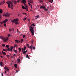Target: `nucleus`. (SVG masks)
Wrapping results in <instances>:
<instances>
[{
    "instance_id": "nucleus-34",
    "label": "nucleus",
    "mask_w": 76,
    "mask_h": 76,
    "mask_svg": "<svg viewBox=\"0 0 76 76\" xmlns=\"http://www.w3.org/2000/svg\"><path fill=\"white\" fill-rule=\"evenodd\" d=\"M6 47H7V48H9V45H6Z\"/></svg>"
},
{
    "instance_id": "nucleus-63",
    "label": "nucleus",
    "mask_w": 76,
    "mask_h": 76,
    "mask_svg": "<svg viewBox=\"0 0 76 76\" xmlns=\"http://www.w3.org/2000/svg\"><path fill=\"white\" fill-rule=\"evenodd\" d=\"M0 57H1V58H2V56H1Z\"/></svg>"
},
{
    "instance_id": "nucleus-62",
    "label": "nucleus",
    "mask_w": 76,
    "mask_h": 76,
    "mask_svg": "<svg viewBox=\"0 0 76 76\" xmlns=\"http://www.w3.org/2000/svg\"><path fill=\"white\" fill-rule=\"evenodd\" d=\"M2 2L3 3H4V1H2Z\"/></svg>"
},
{
    "instance_id": "nucleus-25",
    "label": "nucleus",
    "mask_w": 76,
    "mask_h": 76,
    "mask_svg": "<svg viewBox=\"0 0 76 76\" xmlns=\"http://www.w3.org/2000/svg\"><path fill=\"white\" fill-rule=\"evenodd\" d=\"M14 67H15V68H17V64H14Z\"/></svg>"
},
{
    "instance_id": "nucleus-17",
    "label": "nucleus",
    "mask_w": 76,
    "mask_h": 76,
    "mask_svg": "<svg viewBox=\"0 0 76 76\" xmlns=\"http://www.w3.org/2000/svg\"><path fill=\"white\" fill-rule=\"evenodd\" d=\"M3 63H2L1 62H0V65L1 66H3Z\"/></svg>"
},
{
    "instance_id": "nucleus-5",
    "label": "nucleus",
    "mask_w": 76,
    "mask_h": 76,
    "mask_svg": "<svg viewBox=\"0 0 76 76\" xmlns=\"http://www.w3.org/2000/svg\"><path fill=\"white\" fill-rule=\"evenodd\" d=\"M3 15L4 16H6V17H9L10 16V14L8 12H7L6 14H4Z\"/></svg>"
},
{
    "instance_id": "nucleus-6",
    "label": "nucleus",
    "mask_w": 76,
    "mask_h": 76,
    "mask_svg": "<svg viewBox=\"0 0 76 76\" xmlns=\"http://www.w3.org/2000/svg\"><path fill=\"white\" fill-rule=\"evenodd\" d=\"M27 46L28 48H30L31 50H32V47H33V45H31V46H29V45L28 44L27 45Z\"/></svg>"
},
{
    "instance_id": "nucleus-39",
    "label": "nucleus",
    "mask_w": 76,
    "mask_h": 76,
    "mask_svg": "<svg viewBox=\"0 0 76 76\" xmlns=\"http://www.w3.org/2000/svg\"><path fill=\"white\" fill-rule=\"evenodd\" d=\"M25 9H26V10L27 11H28V8H25Z\"/></svg>"
},
{
    "instance_id": "nucleus-13",
    "label": "nucleus",
    "mask_w": 76,
    "mask_h": 76,
    "mask_svg": "<svg viewBox=\"0 0 76 76\" xmlns=\"http://www.w3.org/2000/svg\"><path fill=\"white\" fill-rule=\"evenodd\" d=\"M8 20L7 19H5V20L3 21V22L4 23H6V22H7Z\"/></svg>"
},
{
    "instance_id": "nucleus-36",
    "label": "nucleus",
    "mask_w": 76,
    "mask_h": 76,
    "mask_svg": "<svg viewBox=\"0 0 76 76\" xmlns=\"http://www.w3.org/2000/svg\"><path fill=\"white\" fill-rule=\"evenodd\" d=\"M14 52H15V53H17V50H14Z\"/></svg>"
},
{
    "instance_id": "nucleus-11",
    "label": "nucleus",
    "mask_w": 76,
    "mask_h": 76,
    "mask_svg": "<svg viewBox=\"0 0 76 76\" xmlns=\"http://www.w3.org/2000/svg\"><path fill=\"white\" fill-rule=\"evenodd\" d=\"M5 3V1H4V3L1 2L0 3V5H1V4H4Z\"/></svg>"
},
{
    "instance_id": "nucleus-16",
    "label": "nucleus",
    "mask_w": 76,
    "mask_h": 76,
    "mask_svg": "<svg viewBox=\"0 0 76 76\" xmlns=\"http://www.w3.org/2000/svg\"><path fill=\"white\" fill-rule=\"evenodd\" d=\"M3 51H7V49H3Z\"/></svg>"
},
{
    "instance_id": "nucleus-46",
    "label": "nucleus",
    "mask_w": 76,
    "mask_h": 76,
    "mask_svg": "<svg viewBox=\"0 0 76 76\" xmlns=\"http://www.w3.org/2000/svg\"><path fill=\"white\" fill-rule=\"evenodd\" d=\"M31 42L32 44H33V42H34V41L32 40Z\"/></svg>"
},
{
    "instance_id": "nucleus-43",
    "label": "nucleus",
    "mask_w": 76,
    "mask_h": 76,
    "mask_svg": "<svg viewBox=\"0 0 76 76\" xmlns=\"http://www.w3.org/2000/svg\"><path fill=\"white\" fill-rule=\"evenodd\" d=\"M25 37H26V36L25 35H23V38H25Z\"/></svg>"
},
{
    "instance_id": "nucleus-42",
    "label": "nucleus",
    "mask_w": 76,
    "mask_h": 76,
    "mask_svg": "<svg viewBox=\"0 0 76 76\" xmlns=\"http://www.w3.org/2000/svg\"><path fill=\"white\" fill-rule=\"evenodd\" d=\"M4 26H6V23H4Z\"/></svg>"
},
{
    "instance_id": "nucleus-54",
    "label": "nucleus",
    "mask_w": 76,
    "mask_h": 76,
    "mask_svg": "<svg viewBox=\"0 0 76 76\" xmlns=\"http://www.w3.org/2000/svg\"><path fill=\"white\" fill-rule=\"evenodd\" d=\"M23 48H22V51H23Z\"/></svg>"
},
{
    "instance_id": "nucleus-18",
    "label": "nucleus",
    "mask_w": 76,
    "mask_h": 76,
    "mask_svg": "<svg viewBox=\"0 0 76 76\" xmlns=\"http://www.w3.org/2000/svg\"><path fill=\"white\" fill-rule=\"evenodd\" d=\"M20 59H18V63H20Z\"/></svg>"
},
{
    "instance_id": "nucleus-3",
    "label": "nucleus",
    "mask_w": 76,
    "mask_h": 76,
    "mask_svg": "<svg viewBox=\"0 0 76 76\" xmlns=\"http://www.w3.org/2000/svg\"><path fill=\"white\" fill-rule=\"evenodd\" d=\"M18 20H19L18 19H15L12 20L11 22L12 23H14L15 22V23L16 25H17L18 24H19V23L18 22Z\"/></svg>"
},
{
    "instance_id": "nucleus-2",
    "label": "nucleus",
    "mask_w": 76,
    "mask_h": 76,
    "mask_svg": "<svg viewBox=\"0 0 76 76\" xmlns=\"http://www.w3.org/2000/svg\"><path fill=\"white\" fill-rule=\"evenodd\" d=\"M0 38L1 39H3L5 42H6V41H7V40H9V38L7 37L6 38L5 37L1 36H0Z\"/></svg>"
},
{
    "instance_id": "nucleus-58",
    "label": "nucleus",
    "mask_w": 76,
    "mask_h": 76,
    "mask_svg": "<svg viewBox=\"0 0 76 76\" xmlns=\"http://www.w3.org/2000/svg\"><path fill=\"white\" fill-rule=\"evenodd\" d=\"M48 1H49V2H50V1L51 0H48Z\"/></svg>"
},
{
    "instance_id": "nucleus-14",
    "label": "nucleus",
    "mask_w": 76,
    "mask_h": 76,
    "mask_svg": "<svg viewBox=\"0 0 76 76\" xmlns=\"http://www.w3.org/2000/svg\"><path fill=\"white\" fill-rule=\"evenodd\" d=\"M2 53L3 54V55H6V53L3 52V51H2Z\"/></svg>"
},
{
    "instance_id": "nucleus-35",
    "label": "nucleus",
    "mask_w": 76,
    "mask_h": 76,
    "mask_svg": "<svg viewBox=\"0 0 76 76\" xmlns=\"http://www.w3.org/2000/svg\"><path fill=\"white\" fill-rule=\"evenodd\" d=\"M6 56L7 57H10V56L9 55H6Z\"/></svg>"
},
{
    "instance_id": "nucleus-12",
    "label": "nucleus",
    "mask_w": 76,
    "mask_h": 76,
    "mask_svg": "<svg viewBox=\"0 0 76 76\" xmlns=\"http://www.w3.org/2000/svg\"><path fill=\"white\" fill-rule=\"evenodd\" d=\"M13 46H11L10 47V51H12H12H13Z\"/></svg>"
},
{
    "instance_id": "nucleus-48",
    "label": "nucleus",
    "mask_w": 76,
    "mask_h": 76,
    "mask_svg": "<svg viewBox=\"0 0 76 76\" xmlns=\"http://www.w3.org/2000/svg\"><path fill=\"white\" fill-rule=\"evenodd\" d=\"M13 56L14 57H15V56H16V55H15V54H14L13 55Z\"/></svg>"
},
{
    "instance_id": "nucleus-41",
    "label": "nucleus",
    "mask_w": 76,
    "mask_h": 76,
    "mask_svg": "<svg viewBox=\"0 0 76 76\" xmlns=\"http://www.w3.org/2000/svg\"><path fill=\"white\" fill-rule=\"evenodd\" d=\"M26 19V18H24L23 19V20H25Z\"/></svg>"
},
{
    "instance_id": "nucleus-50",
    "label": "nucleus",
    "mask_w": 76,
    "mask_h": 76,
    "mask_svg": "<svg viewBox=\"0 0 76 76\" xmlns=\"http://www.w3.org/2000/svg\"><path fill=\"white\" fill-rule=\"evenodd\" d=\"M20 1L19 0H18L17 1V2L18 3H19V2Z\"/></svg>"
},
{
    "instance_id": "nucleus-31",
    "label": "nucleus",
    "mask_w": 76,
    "mask_h": 76,
    "mask_svg": "<svg viewBox=\"0 0 76 76\" xmlns=\"http://www.w3.org/2000/svg\"><path fill=\"white\" fill-rule=\"evenodd\" d=\"M17 45H14V47L15 48V47H17Z\"/></svg>"
},
{
    "instance_id": "nucleus-52",
    "label": "nucleus",
    "mask_w": 76,
    "mask_h": 76,
    "mask_svg": "<svg viewBox=\"0 0 76 76\" xmlns=\"http://www.w3.org/2000/svg\"><path fill=\"white\" fill-rule=\"evenodd\" d=\"M31 9H32V5H31Z\"/></svg>"
},
{
    "instance_id": "nucleus-7",
    "label": "nucleus",
    "mask_w": 76,
    "mask_h": 76,
    "mask_svg": "<svg viewBox=\"0 0 76 76\" xmlns=\"http://www.w3.org/2000/svg\"><path fill=\"white\" fill-rule=\"evenodd\" d=\"M4 69L5 70L7 71V72H9V68H7L6 66H5L4 67Z\"/></svg>"
},
{
    "instance_id": "nucleus-32",
    "label": "nucleus",
    "mask_w": 76,
    "mask_h": 76,
    "mask_svg": "<svg viewBox=\"0 0 76 76\" xmlns=\"http://www.w3.org/2000/svg\"><path fill=\"white\" fill-rule=\"evenodd\" d=\"M25 7H26V8H27V7H28V6L26 5V4H25Z\"/></svg>"
},
{
    "instance_id": "nucleus-40",
    "label": "nucleus",
    "mask_w": 76,
    "mask_h": 76,
    "mask_svg": "<svg viewBox=\"0 0 76 76\" xmlns=\"http://www.w3.org/2000/svg\"><path fill=\"white\" fill-rule=\"evenodd\" d=\"M2 46L3 47H5V45L4 44H2Z\"/></svg>"
},
{
    "instance_id": "nucleus-64",
    "label": "nucleus",
    "mask_w": 76,
    "mask_h": 76,
    "mask_svg": "<svg viewBox=\"0 0 76 76\" xmlns=\"http://www.w3.org/2000/svg\"><path fill=\"white\" fill-rule=\"evenodd\" d=\"M17 31H18V29H17Z\"/></svg>"
},
{
    "instance_id": "nucleus-57",
    "label": "nucleus",
    "mask_w": 76,
    "mask_h": 76,
    "mask_svg": "<svg viewBox=\"0 0 76 76\" xmlns=\"http://www.w3.org/2000/svg\"><path fill=\"white\" fill-rule=\"evenodd\" d=\"M1 76H3V74L2 73H1Z\"/></svg>"
},
{
    "instance_id": "nucleus-27",
    "label": "nucleus",
    "mask_w": 76,
    "mask_h": 76,
    "mask_svg": "<svg viewBox=\"0 0 76 76\" xmlns=\"http://www.w3.org/2000/svg\"><path fill=\"white\" fill-rule=\"evenodd\" d=\"M2 12H3L2 10L1 9H0V14L2 13Z\"/></svg>"
},
{
    "instance_id": "nucleus-61",
    "label": "nucleus",
    "mask_w": 76,
    "mask_h": 76,
    "mask_svg": "<svg viewBox=\"0 0 76 76\" xmlns=\"http://www.w3.org/2000/svg\"><path fill=\"white\" fill-rule=\"evenodd\" d=\"M31 11H32V12H34V11H33L32 10H31Z\"/></svg>"
},
{
    "instance_id": "nucleus-49",
    "label": "nucleus",
    "mask_w": 76,
    "mask_h": 76,
    "mask_svg": "<svg viewBox=\"0 0 76 76\" xmlns=\"http://www.w3.org/2000/svg\"><path fill=\"white\" fill-rule=\"evenodd\" d=\"M12 58H14V56H13V55L12 56Z\"/></svg>"
},
{
    "instance_id": "nucleus-15",
    "label": "nucleus",
    "mask_w": 76,
    "mask_h": 76,
    "mask_svg": "<svg viewBox=\"0 0 76 76\" xmlns=\"http://www.w3.org/2000/svg\"><path fill=\"white\" fill-rule=\"evenodd\" d=\"M27 52V50H26V51L23 50V53L24 54H26V53Z\"/></svg>"
},
{
    "instance_id": "nucleus-30",
    "label": "nucleus",
    "mask_w": 76,
    "mask_h": 76,
    "mask_svg": "<svg viewBox=\"0 0 76 76\" xmlns=\"http://www.w3.org/2000/svg\"><path fill=\"white\" fill-rule=\"evenodd\" d=\"M23 39H21V43H22V42H23Z\"/></svg>"
},
{
    "instance_id": "nucleus-28",
    "label": "nucleus",
    "mask_w": 76,
    "mask_h": 76,
    "mask_svg": "<svg viewBox=\"0 0 76 76\" xmlns=\"http://www.w3.org/2000/svg\"><path fill=\"white\" fill-rule=\"evenodd\" d=\"M15 41L17 42V43H18V42H19V41H18V40H15Z\"/></svg>"
},
{
    "instance_id": "nucleus-20",
    "label": "nucleus",
    "mask_w": 76,
    "mask_h": 76,
    "mask_svg": "<svg viewBox=\"0 0 76 76\" xmlns=\"http://www.w3.org/2000/svg\"><path fill=\"white\" fill-rule=\"evenodd\" d=\"M26 57H27V58H28V59H30V58H29V56H28V54H26Z\"/></svg>"
},
{
    "instance_id": "nucleus-33",
    "label": "nucleus",
    "mask_w": 76,
    "mask_h": 76,
    "mask_svg": "<svg viewBox=\"0 0 76 76\" xmlns=\"http://www.w3.org/2000/svg\"><path fill=\"white\" fill-rule=\"evenodd\" d=\"M7 50H8V51H10V48H8Z\"/></svg>"
},
{
    "instance_id": "nucleus-37",
    "label": "nucleus",
    "mask_w": 76,
    "mask_h": 76,
    "mask_svg": "<svg viewBox=\"0 0 76 76\" xmlns=\"http://www.w3.org/2000/svg\"><path fill=\"white\" fill-rule=\"evenodd\" d=\"M11 36H12V35L10 34H9L8 35V37H11Z\"/></svg>"
},
{
    "instance_id": "nucleus-10",
    "label": "nucleus",
    "mask_w": 76,
    "mask_h": 76,
    "mask_svg": "<svg viewBox=\"0 0 76 76\" xmlns=\"http://www.w3.org/2000/svg\"><path fill=\"white\" fill-rule=\"evenodd\" d=\"M40 9H41V8H42V9H43L44 10V9H45V6H42L40 7Z\"/></svg>"
},
{
    "instance_id": "nucleus-23",
    "label": "nucleus",
    "mask_w": 76,
    "mask_h": 76,
    "mask_svg": "<svg viewBox=\"0 0 76 76\" xmlns=\"http://www.w3.org/2000/svg\"><path fill=\"white\" fill-rule=\"evenodd\" d=\"M23 49V51H25V50L26 49V47L24 46V48Z\"/></svg>"
},
{
    "instance_id": "nucleus-59",
    "label": "nucleus",
    "mask_w": 76,
    "mask_h": 76,
    "mask_svg": "<svg viewBox=\"0 0 76 76\" xmlns=\"http://www.w3.org/2000/svg\"><path fill=\"white\" fill-rule=\"evenodd\" d=\"M1 18V15H0V18Z\"/></svg>"
},
{
    "instance_id": "nucleus-22",
    "label": "nucleus",
    "mask_w": 76,
    "mask_h": 76,
    "mask_svg": "<svg viewBox=\"0 0 76 76\" xmlns=\"http://www.w3.org/2000/svg\"><path fill=\"white\" fill-rule=\"evenodd\" d=\"M21 6L23 9H25V7L24 6H23V5H22Z\"/></svg>"
},
{
    "instance_id": "nucleus-21",
    "label": "nucleus",
    "mask_w": 76,
    "mask_h": 76,
    "mask_svg": "<svg viewBox=\"0 0 76 76\" xmlns=\"http://www.w3.org/2000/svg\"><path fill=\"white\" fill-rule=\"evenodd\" d=\"M39 2L40 3H41L43 2V1L41 0H39Z\"/></svg>"
},
{
    "instance_id": "nucleus-26",
    "label": "nucleus",
    "mask_w": 76,
    "mask_h": 76,
    "mask_svg": "<svg viewBox=\"0 0 76 76\" xmlns=\"http://www.w3.org/2000/svg\"><path fill=\"white\" fill-rule=\"evenodd\" d=\"M39 17V15H37L36 16L35 19H38Z\"/></svg>"
},
{
    "instance_id": "nucleus-1",
    "label": "nucleus",
    "mask_w": 76,
    "mask_h": 76,
    "mask_svg": "<svg viewBox=\"0 0 76 76\" xmlns=\"http://www.w3.org/2000/svg\"><path fill=\"white\" fill-rule=\"evenodd\" d=\"M7 3L8 4V7L10 8V4H11V9H13V5L12 2L10 1H8L7 2Z\"/></svg>"
},
{
    "instance_id": "nucleus-4",
    "label": "nucleus",
    "mask_w": 76,
    "mask_h": 76,
    "mask_svg": "<svg viewBox=\"0 0 76 76\" xmlns=\"http://www.w3.org/2000/svg\"><path fill=\"white\" fill-rule=\"evenodd\" d=\"M31 28L30 29V32L31 33L32 35H34V28L30 26Z\"/></svg>"
},
{
    "instance_id": "nucleus-51",
    "label": "nucleus",
    "mask_w": 76,
    "mask_h": 76,
    "mask_svg": "<svg viewBox=\"0 0 76 76\" xmlns=\"http://www.w3.org/2000/svg\"><path fill=\"white\" fill-rule=\"evenodd\" d=\"M28 3V4H29V5H30V6L31 5V4L30 3Z\"/></svg>"
},
{
    "instance_id": "nucleus-47",
    "label": "nucleus",
    "mask_w": 76,
    "mask_h": 76,
    "mask_svg": "<svg viewBox=\"0 0 76 76\" xmlns=\"http://www.w3.org/2000/svg\"><path fill=\"white\" fill-rule=\"evenodd\" d=\"M10 31V32H11V31H12V29H10V30H9Z\"/></svg>"
},
{
    "instance_id": "nucleus-8",
    "label": "nucleus",
    "mask_w": 76,
    "mask_h": 76,
    "mask_svg": "<svg viewBox=\"0 0 76 76\" xmlns=\"http://www.w3.org/2000/svg\"><path fill=\"white\" fill-rule=\"evenodd\" d=\"M22 3H24V4H25V3H26V0H22V1H21Z\"/></svg>"
},
{
    "instance_id": "nucleus-55",
    "label": "nucleus",
    "mask_w": 76,
    "mask_h": 76,
    "mask_svg": "<svg viewBox=\"0 0 76 76\" xmlns=\"http://www.w3.org/2000/svg\"><path fill=\"white\" fill-rule=\"evenodd\" d=\"M23 15H26V13H23Z\"/></svg>"
},
{
    "instance_id": "nucleus-45",
    "label": "nucleus",
    "mask_w": 76,
    "mask_h": 76,
    "mask_svg": "<svg viewBox=\"0 0 76 76\" xmlns=\"http://www.w3.org/2000/svg\"><path fill=\"white\" fill-rule=\"evenodd\" d=\"M32 25H33V26H35V24H34V23H33Z\"/></svg>"
},
{
    "instance_id": "nucleus-44",
    "label": "nucleus",
    "mask_w": 76,
    "mask_h": 76,
    "mask_svg": "<svg viewBox=\"0 0 76 76\" xmlns=\"http://www.w3.org/2000/svg\"><path fill=\"white\" fill-rule=\"evenodd\" d=\"M53 0H50V2L51 3H53Z\"/></svg>"
},
{
    "instance_id": "nucleus-56",
    "label": "nucleus",
    "mask_w": 76,
    "mask_h": 76,
    "mask_svg": "<svg viewBox=\"0 0 76 76\" xmlns=\"http://www.w3.org/2000/svg\"><path fill=\"white\" fill-rule=\"evenodd\" d=\"M7 72V71H5V73H6Z\"/></svg>"
},
{
    "instance_id": "nucleus-60",
    "label": "nucleus",
    "mask_w": 76,
    "mask_h": 76,
    "mask_svg": "<svg viewBox=\"0 0 76 76\" xmlns=\"http://www.w3.org/2000/svg\"><path fill=\"white\" fill-rule=\"evenodd\" d=\"M20 41H19L18 42V43H20Z\"/></svg>"
},
{
    "instance_id": "nucleus-53",
    "label": "nucleus",
    "mask_w": 76,
    "mask_h": 76,
    "mask_svg": "<svg viewBox=\"0 0 76 76\" xmlns=\"http://www.w3.org/2000/svg\"><path fill=\"white\" fill-rule=\"evenodd\" d=\"M4 23L3 22H0V23Z\"/></svg>"
},
{
    "instance_id": "nucleus-29",
    "label": "nucleus",
    "mask_w": 76,
    "mask_h": 76,
    "mask_svg": "<svg viewBox=\"0 0 76 76\" xmlns=\"http://www.w3.org/2000/svg\"><path fill=\"white\" fill-rule=\"evenodd\" d=\"M44 10H45L46 11H47V10H48V9H46L45 8H44Z\"/></svg>"
},
{
    "instance_id": "nucleus-19",
    "label": "nucleus",
    "mask_w": 76,
    "mask_h": 76,
    "mask_svg": "<svg viewBox=\"0 0 76 76\" xmlns=\"http://www.w3.org/2000/svg\"><path fill=\"white\" fill-rule=\"evenodd\" d=\"M18 50L19 52H20L21 51V50H22V49L20 48H18Z\"/></svg>"
},
{
    "instance_id": "nucleus-9",
    "label": "nucleus",
    "mask_w": 76,
    "mask_h": 76,
    "mask_svg": "<svg viewBox=\"0 0 76 76\" xmlns=\"http://www.w3.org/2000/svg\"><path fill=\"white\" fill-rule=\"evenodd\" d=\"M28 1L30 3H33V0H28Z\"/></svg>"
},
{
    "instance_id": "nucleus-24",
    "label": "nucleus",
    "mask_w": 76,
    "mask_h": 76,
    "mask_svg": "<svg viewBox=\"0 0 76 76\" xmlns=\"http://www.w3.org/2000/svg\"><path fill=\"white\" fill-rule=\"evenodd\" d=\"M14 4H16L17 3V1H14Z\"/></svg>"
},
{
    "instance_id": "nucleus-38",
    "label": "nucleus",
    "mask_w": 76,
    "mask_h": 76,
    "mask_svg": "<svg viewBox=\"0 0 76 76\" xmlns=\"http://www.w3.org/2000/svg\"><path fill=\"white\" fill-rule=\"evenodd\" d=\"M33 48V50H35V47H34Z\"/></svg>"
}]
</instances>
